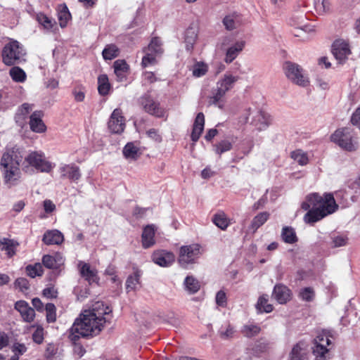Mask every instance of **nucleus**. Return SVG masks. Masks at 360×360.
Listing matches in <instances>:
<instances>
[{
	"mask_svg": "<svg viewBox=\"0 0 360 360\" xmlns=\"http://www.w3.org/2000/svg\"><path fill=\"white\" fill-rule=\"evenodd\" d=\"M111 312L102 302H95L91 309L84 310L70 329L69 338L76 342L80 337L88 338L98 335L104 328L106 317Z\"/></svg>",
	"mask_w": 360,
	"mask_h": 360,
	"instance_id": "f257e3e1",
	"label": "nucleus"
},
{
	"mask_svg": "<svg viewBox=\"0 0 360 360\" xmlns=\"http://www.w3.org/2000/svg\"><path fill=\"white\" fill-rule=\"evenodd\" d=\"M338 207L332 193H325L323 196L311 193L307 196L302 203V208L309 211L304 217L306 223L314 224L325 217L335 212Z\"/></svg>",
	"mask_w": 360,
	"mask_h": 360,
	"instance_id": "f03ea898",
	"label": "nucleus"
},
{
	"mask_svg": "<svg viewBox=\"0 0 360 360\" xmlns=\"http://www.w3.org/2000/svg\"><path fill=\"white\" fill-rule=\"evenodd\" d=\"M22 159V150L17 146L6 148L2 155L0 166L4 182L9 187L16 186L20 181L22 172L20 165Z\"/></svg>",
	"mask_w": 360,
	"mask_h": 360,
	"instance_id": "7ed1b4c3",
	"label": "nucleus"
},
{
	"mask_svg": "<svg viewBox=\"0 0 360 360\" xmlns=\"http://www.w3.org/2000/svg\"><path fill=\"white\" fill-rule=\"evenodd\" d=\"M238 77L233 75L230 72L225 73L217 82L216 89H214L211 95L208 97L209 105L217 106L219 108L224 107V97L226 92L231 90Z\"/></svg>",
	"mask_w": 360,
	"mask_h": 360,
	"instance_id": "20e7f679",
	"label": "nucleus"
},
{
	"mask_svg": "<svg viewBox=\"0 0 360 360\" xmlns=\"http://www.w3.org/2000/svg\"><path fill=\"white\" fill-rule=\"evenodd\" d=\"M53 167L54 164L49 162L45 154L40 150L30 151L22 162V170L25 172L34 169L39 172L49 173Z\"/></svg>",
	"mask_w": 360,
	"mask_h": 360,
	"instance_id": "39448f33",
	"label": "nucleus"
},
{
	"mask_svg": "<svg viewBox=\"0 0 360 360\" xmlns=\"http://www.w3.org/2000/svg\"><path fill=\"white\" fill-rule=\"evenodd\" d=\"M330 139L333 142L347 151H354L359 147L357 138L354 136L353 131L349 128L337 129Z\"/></svg>",
	"mask_w": 360,
	"mask_h": 360,
	"instance_id": "423d86ee",
	"label": "nucleus"
},
{
	"mask_svg": "<svg viewBox=\"0 0 360 360\" xmlns=\"http://www.w3.org/2000/svg\"><path fill=\"white\" fill-rule=\"evenodd\" d=\"M25 55V51L18 41L12 40L7 43L2 51V59L6 65L20 63Z\"/></svg>",
	"mask_w": 360,
	"mask_h": 360,
	"instance_id": "0eeeda50",
	"label": "nucleus"
},
{
	"mask_svg": "<svg viewBox=\"0 0 360 360\" xmlns=\"http://www.w3.org/2000/svg\"><path fill=\"white\" fill-rule=\"evenodd\" d=\"M202 253V248L199 244L183 245L179 248L178 263L181 267L187 268L189 264L196 263Z\"/></svg>",
	"mask_w": 360,
	"mask_h": 360,
	"instance_id": "6e6552de",
	"label": "nucleus"
},
{
	"mask_svg": "<svg viewBox=\"0 0 360 360\" xmlns=\"http://www.w3.org/2000/svg\"><path fill=\"white\" fill-rule=\"evenodd\" d=\"M331 345L329 335L326 332L319 333L314 340L312 347L315 360H328L330 359V348Z\"/></svg>",
	"mask_w": 360,
	"mask_h": 360,
	"instance_id": "1a4fd4ad",
	"label": "nucleus"
},
{
	"mask_svg": "<svg viewBox=\"0 0 360 360\" xmlns=\"http://www.w3.org/2000/svg\"><path fill=\"white\" fill-rule=\"evenodd\" d=\"M231 37H225L222 39V46H228L226 49L224 62L227 64L232 63L244 49L246 42L243 39L233 41Z\"/></svg>",
	"mask_w": 360,
	"mask_h": 360,
	"instance_id": "9d476101",
	"label": "nucleus"
},
{
	"mask_svg": "<svg viewBox=\"0 0 360 360\" xmlns=\"http://www.w3.org/2000/svg\"><path fill=\"white\" fill-rule=\"evenodd\" d=\"M284 70L286 77L294 84L302 87H305L309 84V78L299 65L286 62Z\"/></svg>",
	"mask_w": 360,
	"mask_h": 360,
	"instance_id": "9b49d317",
	"label": "nucleus"
},
{
	"mask_svg": "<svg viewBox=\"0 0 360 360\" xmlns=\"http://www.w3.org/2000/svg\"><path fill=\"white\" fill-rule=\"evenodd\" d=\"M58 172L62 179H66L75 183H77L82 176L79 167L75 163L61 164Z\"/></svg>",
	"mask_w": 360,
	"mask_h": 360,
	"instance_id": "f8f14e48",
	"label": "nucleus"
},
{
	"mask_svg": "<svg viewBox=\"0 0 360 360\" xmlns=\"http://www.w3.org/2000/svg\"><path fill=\"white\" fill-rule=\"evenodd\" d=\"M332 53L338 63L342 64L347 59L348 56L351 53L349 44L342 40H336L332 46Z\"/></svg>",
	"mask_w": 360,
	"mask_h": 360,
	"instance_id": "ddd939ff",
	"label": "nucleus"
},
{
	"mask_svg": "<svg viewBox=\"0 0 360 360\" xmlns=\"http://www.w3.org/2000/svg\"><path fill=\"white\" fill-rule=\"evenodd\" d=\"M153 262L162 267L170 266L175 261L173 252L165 250L155 251L152 255Z\"/></svg>",
	"mask_w": 360,
	"mask_h": 360,
	"instance_id": "4468645a",
	"label": "nucleus"
},
{
	"mask_svg": "<svg viewBox=\"0 0 360 360\" xmlns=\"http://www.w3.org/2000/svg\"><path fill=\"white\" fill-rule=\"evenodd\" d=\"M124 118L122 115L121 110L118 108L115 109L108 122L109 129L112 133L120 134L124 131Z\"/></svg>",
	"mask_w": 360,
	"mask_h": 360,
	"instance_id": "2eb2a0df",
	"label": "nucleus"
},
{
	"mask_svg": "<svg viewBox=\"0 0 360 360\" xmlns=\"http://www.w3.org/2000/svg\"><path fill=\"white\" fill-rule=\"evenodd\" d=\"M140 103L146 112L159 117L163 115V110L159 106V103L154 101L150 96L144 95L142 96Z\"/></svg>",
	"mask_w": 360,
	"mask_h": 360,
	"instance_id": "dca6fc26",
	"label": "nucleus"
},
{
	"mask_svg": "<svg viewBox=\"0 0 360 360\" xmlns=\"http://www.w3.org/2000/svg\"><path fill=\"white\" fill-rule=\"evenodd\" d=\"M271 123V116L266 112L257 110L255 112L252 124L259 131L265 130Z\"/></svg>",
	"mask_w": 360,
	"mask_h": 360,
	"instance_id": "f3484780",
	"label": "nucleus"
},
{
	"mask_svg": "<svg viewBox=\"0 0 360 360\" xmlns=\"http://www.w3.org/2000/svg\"><path fill=\"white\" fill-rule=\"evenodd\" d=\"M15 309L20 314L24 321L30 323L34 321L35 317L34 309L27 302L24 300L18 301L15 304Z\"/></svg>",
	"mask_w": 360,
	"mask_h": 360,
	"instance_id": "a211bd4d",
	"label": "nucleus"
},
{
	"mask_svg": "<svg viewBox=\"0 0 360 360\" xmlns=\"http://www.w3.org/2000/svg\"><path fill=\"white\" fill-rule=\"evenodd\" d=\"M43 112L39 110L34 111L30 116V127L32 131L42 133L46 130V126L42 121Z\"/></svg>",
	"mask_w": 360,
	"mask_h": 360,
	"instance_id": "6ab92c4d",
	"label": "nucleus"
},
{
	"mask_svg": "<svg viewBox=\"0 0 360 360\" xmlns=\"http://www.w3.org/2000/svg\"><path fill=\"white\" fill-rule=\"evenodd\" d=\"M79 273L89 283L98 282V278L95 269L91 268L87 263L80 261L78 264Z\"/></svg>",
	"mask_w": 360,
	"mask_h": 360,
	"instance_id": "aec40b11",
	"label": "nucleus"
},
{
	"mask_svg": "<svg viewBox=\"0 0 360 360\" xmlns=\"http://www.w3.org/2000/svg\"><path fill=\"white\" fill-rule=\"evenodd\" d=\"M272 296L279 304H285L290 298V290L284 285L278 284L274 288Z\"/></svg>",
	"mask_w": 360,
	"mask_h": 360,
	"instance_id": "412c9836",
	"label": "nucleus"
},
{
	"mask_svg": "<svg viewBox=\"0 0 360 360\" xmlns=\"http://www.w3.org/2000/svg\"><path fill=\"white\" fill-rule=\"evenodd\" d=\"M114 72L118 82L127 79L129 74V65L124 60H117L113 63Z\"/></svg>",
	"mask_w": 360,
	"mask_h": 360,
	"instance_id": "4be33fe9",
	"label": "nucleus"
},
{
	"mask_svg": "<svg viewBox=\"0 0 360 360\" xmlns=\"http://www.w3.org/2000/svg\"><path fill=\"white\" fill-rule=\"evenodd\" d=\"M198 36V30L195 27H189L184 33V44L187 51L191 52L194 48V45L197 41Z\"/></svg>",
	"mask_w": 360,
	"mask_h": 360,
	"instance_id": "5701e85b",
	"label": "nucleus"
},
{
	"mask_svg": "<svg viewBox=\"0 0 360 360\" xmlns=\"http://www.w3.org/2000/svg\"><path fill=\"white\" fill-rule=\"evenodd\" d=\"M42 240L48 245H60L64 240V236L60 231L54 229L46 231L43 236Z\"/></svg>",
	"mask_w": 360,
	"mask_h": 360,
	"instance_id": "b1692460",
	"label": "nucleus"
},
{
	"mask_svg": "<svg viewBox=\"0 0 360 360\" xmlns=\"http://www.w3.org/2000/svg\"><path fill=\"white\" fill-rule=\"evenodd\" d=\"M205 125V116L202 112L198 113L193 126V130L191 135V140L193 142L198 141L199 139Z\"/></svg>",
	"mask_w": 360,
	"mask_h": 360,
	"instance_id": "393cba45",
	"label": "nucleus"
},
{
	"mask_svg": "<svg viewBox=\"0 0 360 360\" xmlns=\"http://www.w3.org/2000/svg\"><path fill=\"white\" fill-rule=\"evenodd\" d=\"M32 110V105L23 103L18 108L15 116V120L18 126L22 127L27 122L29 114Z\"/></svg>",
	"mask_w": 360,
	"mask_h": 360,
	"instance_id": "a878e982",
	"label": "nucleus"
},
{
	"mask_svg": "<svg viewBox=\"0 0 360 360\" xmlns=\"http://www.w3.org/2000/svg\"><path fill=\"white\" fill-rule=\"evenodd\" d=\"M63 256L56 253L54 255H46L42 258V264L48 269H58L63 264Z\"/></svg>",
	"mask_w": 360,
	"mask_h": 360,
	"instance_id": "bb28decb",
	"label": "nucleus"
},
{
	"mask_svg": "<svg viewBox=\"0 0 360 360\" xmlns=\"http://www.w3.org/2000/svg\"><path fill=\"white\" fill-rule=\"evenodd\" d=\"M155 228L153 225L146 226L141 236L142 245L144 248H148L155 244Z\"/></svg>",
	"mask_w": 360,
	"mask_h": 360,
	"instance_id": "cd10ccee",
	"label": "nucleus"
},
{
	"mask_svg": "<svg viewBox=\"0 0 360 360\" xmlns=\"http://www.w3.org/2000/svg\"><path fill=\"white\" fill-rule=\"evenodd\" d=\"M222 22L227 30L231 31L238 28L240 25L241 17L238 13H233L226 15L224 18Z\"/></svg>",
	"mask_w": 360,
	"mask_h": 360,
	"instance_id": "c85d7f7f",
	"label": "nucleus"
},
{
	"mask_svg": "<svg viewBox=\"0 0 360 360\" xmlns=\"http://www.w3.org/2000/svg\"><path fill=\"white\" fill-rule=\"evenodd\" d=\"M18 243L12 239L7 238H0V250L5 251L6 255L11 257L15 254V249Z\"/></svg>",
	"mask_w": 360,
	"mask_h": 360,
	"instance_id": "c756f323",
	"label": "nucleus"
},
{
	"mask_svg": "<svg viewBox=\"0 0 360 360\" xmlns=\"http://www.w3.org/2000/svg\"><path fill=\"white\" fill-rule=\"evenodd\" d=\"M236 333L235 327L229 322H226L221 325L218 330L219 336L224 340H231L234 338Z\"/></svg>",
	"mask_w": 360,
	"mask_h": 360,
	"instance_id": "7c9ffc66",
	"label": "nucleus"
},
{
	"mask_svg": "<svg viewBox=\"0 0 360 360\" xmlns=\"http://www.w3.org/2000/svg\"><path fill=\"white\" fill-rule=\"evenodd\" d=\"M281 237L283 241L288 244H294L298 240L296 232L291 226L283 227Z\"/></svg>",
	"mask_w": 360,
	"mask_h": 360,
	"instance_id": "2f4dec72",
	"label": "nucleus"
},
{
	"mask_svg": "<svg viewBox=\"0 0 360 360\" xmlns=\"http://www.w3.org/2000/svg\"><path fill=\"white\" fill-rule=\"evenodd\" d=\"M58 18L61 27H65L71 19V14L65 4H60L58 6Z\"/></svg>",
	"mask_w": 360,
	"mask_h": 360,
	"instance_id": "473e14b6",
	"label": "nucleus"
},
{
	"mask_svg": "<svg viewBox=\"0 0 360 360\" xmlns=\"http://www.w3.org/2000/svg\"><path fill=\"white\" fill-rule=\"evenodd\" d=\"M122 153L127 159L130 160H136L141 154L139 148L132 142H129L125 145Z\"/></svg>",
	"mask_w": 360,
	"mask_h": 360,
	"instance_id": "72a5a7b5",
	"label": "nucleus"
},
{
	"mask_svg": "<svg viewBox=\"0 0 360 360\" xmlns=\"http://www.w3.org/2000/svg\"><path fill=\"white\" fill-rule=\"evenodd\" d=\"M261 331V328L259 325L254 323H248L243 326L240 332L244 337L253 338L257 335Z\"/></svg>",
	"mask_w": 360,
	"mask_h": 360,
	"instance_id": "f704fd0d",
	"label": "nucleus"
},
{
	"mask_svg": "<svg viewBox=\"0 0 360 360\" xmlns=\"http://www.w3.org/2000/svg\"><path fill=\"white\" fill-rule=\"evenodd\" d=\"M307 352V345L304 342H300L292 349L290 360H302Z\"/></svg>",
	"mask_w": 360,
	"mask_h": 360,
	"instance_id": "c9c22d12",
	"label": "nucleus"
},
{
	"mask_svg": "<svg viewBox=\"0 0 360 360\" xmlns=\"http://www.w3.org/2000/svg\"><path fill=\"white\" fill-rule=\"evenodd\" d=\"M184 284L186 290L189 294H195L200 290V288L199 281L193 276H186L184 280Z\"/></svg>",
	"mask_w": 360,
	"mask_h": 360,
	"instance_id": "e433bc0d",
	"label": "nucleus"
},
{
	"mask_svg": "<svg viewBox=\"0 0 360 360\" xmlns=\"http://www.w3.org/2000/svg\"><path fill=\"white\" fill-rule=\"evenodd\" d=\"M306 18L304 15H295L289 20V24L295 29H300L302 32H307L308 27L305 26Z\"/></svg>",
	"mask_w": 360,
	"mask_h": 360,
	"instance_id": "4c0bfd02",
	"label": "nucleus"
},
{
	"mask_svg": "<svg viewBox=\"0 0 360 360\" xmlns=\"http://www.w3.org/2000/svg\"><path fill=\"white\" fill-rule=\"evenodd\" d=\"M212 222L220 229L226 230L229 226V220L226 215L221 212L215 214L212 219Z\"/></svg>",
	"mask_w": 360,
	"mask_h": 360,
	"instance_id": "58836bf2",
	"label": "nucleus"
},
{
	"mask_svg": "<svg viewBox=\"0 0 360 360\" xmlns=\"http://www.w3.org/2000/svg\"><path fill=\"white\" fill-rule=\"evenodd\" d=\"M110 84L106 75H101L98 77V91L102 96H105L109 93Z\"/></svg>",
	"mask_w": 360,
	"mask_h": 360,
	"instance_id": "ea45409f",
	"label": "nucleus"
},
{
	"mask_svg": "<svg viewBox=\"0 0 360 360\" xmlns=\"http://www.w3.org/2000/svg\"><path fill=\"white\" fill-rule=\"evenodd\" d=\"M119 49L112 44L106 45L102 52L103 57L105 60L114 59L119 56Z\"/></svg>",
	"mask_w": 360,
	"mask_h": 360,
	"instance_id": "a19ab883",
	"label": "nucleus"
},
{
	"mask_svg": "<svg viewBox=\"0 0 360 360\" xmlns=\"http://www.w3.org/2000/svg\"><path fill=\"white\" fill-rule=\"evenodd\" d=\"M256 308L260 313H269L273 311V306L268 303V296L266 295H263L259 297Z\"/></svg>",
	"mask_w": 360,
	"mask_h": 360,
	"instance_id": "79ce46f5",
	"label": "nucleus"
},
{
	"mask_svg": "<svg viewBox=\"0 0 360 360\" xmlns=\"http://www.w3.org/2000/svg\"><path fill=\"white\" fill-rule=\"evenodd\" d=\"M36 19L37 22L46 30H50L52 29L56 22L53 19L48 17L42 13H39L37 15Z\"/></svg>",
	"mask_w": 360,
	"mask_h": 360,
	"instance_id": "37998d69",
	"label": "nucleus"
},
{
	"mask_svg": "<svg viewBox=\"0 0 360 360\" xmlns=\"http://www.w3.org/2000/svg\"><path fill=\"white\" fill-rule=\"evenodd\" d=\"M208 71V66L203 62L195 63L193 68V75L195 77H200L204 76Z\"/></svg>",
	"mask_w": 360,
	"mask_h": 360,
	"instance_id": "c03bdc74",
	"label": "nucleus"
},
{
	"mask_svg": "<svg viewBox=\"0 0 360 360\" xmlns=\"http://www.w3.org/2000/svg\"><path fill=\"white\" fill-rule=\"evenodd\" d=\"M146 50L154 53L155 55L160 56L163 51L161 40L158 37L153 38Z\"/></svg>",
	"mask_w": 360,
	"mask_h": 360,
	"instance_id": "a18cd8bd",
	"label": "nucleus"
},
{
	"mask_svg": "<svg viewBox=\"0 0 360 360\" xmlns=\"http://www.w3.org/2000/svg\"><path fill=\"white\" fill-rule=\"evenodd\" d=\"M27 274L31 278L40 276L43 274V266L40 263H36L34 265H28L26 267Z\"/></svg>",
	"mask_w": 360,
	"mask_h": 360,
	"instance_id": "49530a36",
	"label": "nucleus"
},
{
	"mask_svg": "<svg viewBox=\"0 0 360 360\" xmlns=\"http://www.w3.org/2000/svg\"><path fill=\"white\" fill-rule=\"evenodd\" d=\"M269 214L266 212H261L255 217L253 219L251 226L253 229H257L263 225L269 219Z\"/></svg>",
	"mask_w": 360,
	"mask_h": 360,
	"instance_id": "de8ad7c7",
	"label": "nucleus"
},
{
	"mask_svg": "<svg viewBox=\"0 0 360 360\" xmlns=\"http://www.w3.org/2000/svg\"><path fill=\"white\" fill-rule=\"evenodd\" d=\"M314 7L319 14H324L330 11V2L328 0H316Z\"/></svg>",
	"mask_w": 360,
	"mask_h": 360,
	"instance_id": "09e8293b",
	"label": "nucleus"
},
{
	"mask_svg": "<svg viewBox=\"0 0 360 360\" xmlns=\"http://www.w3.org/2000/svg\"><path fill=\"white\" fill-rule=\"evenodd\" d=\"M291 158L299 165H305L308 163L307 155L301 150H296L291 153Z\"/></svg>",
	"mask_w": 360,
	"mask_h": 360,
	"instance_id": "8fccbe9b",
	"label": "nucleus"
},
{
	"mask_svg": "<svg viewBox=\"0 0 360 360\" xmlns=\"http://www.w3.org/2000/svg\"><path fill=\"white\" fill-rule=\"evenodd\" d=\"M11 78L18 82H22L25 80V72L19 67H13L10 70Z\"/></svg>",
	"mask_w": 360,
	"mask_h": 360,
	"instance_id": "3c124183",
	"label": "nucleus"
},
{
	"mask_svg": "<svg viewBox=\"0 0 360 360\" xmlns=\"http://www.w3.org/2000/svg\"><path fill=\"white\" fill-rule=\"evenodd\" d=\"M232 148V143L228 140H222L214 146V151L218 155L229 151Z\"/></svg>",
	"mask_w": 360,
	"mask_h": 360,
	"instance_id": "603ef678",
	"label": "nucleus"
},
{
	"mask_svg": "<svg viewBox=\"0 0 360 360\" xmlns=\"http://www.w3.org/2000/svg\"><path fill=\"white\" fill-rule=\"evenodd\" d=\"M45 310L46 312V320L49 323H53L56 320V308L52 303L46 304Z\"/></svg>",
	"mask_w": 360,
	"mask_h": 360,
	"instance_id": "864d4df0",
	"label": "nucleus"
},
{
	"mask_svg": "<svg viewBox=\"0 0 360 360\" xmlns=\"http://www.w3.org/2000/svg\"><path fill=\"white\" fill-rule=\"evenodd\" d=\"M314 290L312 288L307 287L302 288L300 292V297L304 301L310 302L314 297Z\"/></svg>",
	"mask_w": 360,
	"mask_h": 360,
	"instance_id": "5fc2aeb1",
	"label": "nucleus"
},
{
	"mask_svg": "<svg viewBox=\"0 0 360 360\" xmlns=\"http://www.w3.org/2000/svg\"><path fill=\"white\" fill-rule=\"evenodd\" d=\"M146 55L142 58V65L143 67H147L151 64H154L155 63V57L159 56L160 55H155L154 53L150 52L146 49Z\"/></svg>",
	"mask_w": 360,
	"mask_h": 360,
	"instance_id": "6e6d98bb",
	"label": "nucleus"
},
{
	"mask_svg": "<svg viewBox=\"0 0 360 360\" xmlns=\"http://www.w3.org/2000/svg\"><path fill=\"white\" fill-rule=\"evenodd\" d=\"M139 278L138 274L129 276L126 281V288L128 291L133 290L139 283Z\"/></svg>",
	"mask_w": 360,
	"mask_h": 360,
	"instance_id": "4d7b16f0",
	"label": "nucleus"
},
{
	"mask_svg": "<svg viewBox=\"0 0 360 360\" xmlns=\"http://www.w3.org/2000/svg\"><path fill=\"white\" fill-rule=\"evenodd\" d=\"M215 302L217 306L221 307H226L227 304V297L224 291L219 290L217 292L215 297Z\"/></svg>",
	"mask_w": 360,
	"mask_h": 360,
	"instance_id": "13d9d810",
	"label": "nucleus"
},
{
	"mask_svg": "<svg viewBox=\"0 0 360 360\" xmlns=\"http://www.w3.org/2000/svg\"><path fill=\"white\" fill-rule=\"evenodd\" d=\"M32 340L37 344H41L44 340V329L41 326H37L32 334Z\"/></svg>",
	"mask_w": 360,
	"mask_h": 360,
	"instance_id": "bf43d9fd",
	"label": "nucleus"
},
{
	"mask_svg": "<svg viewBox=\"0 0 360 360\" xmlns=\"http://www.w3.org/2000/svg\"><path fill=\"white\" fill-rule=\"evenodd\" d=\"M12 350L14 353L13 356H17L19 360V356L22 355L27 352V347L24 344L17 342L13 345Z\"/></svg>",
	"mask_w": 360,
	"mask_h": 360,
	"instance_id": "052dcab7",
	"label": "nucleus"
},
{
	"mask_svg": "<svg viewBox=\"0 0 360 360\" xmlns=\"http://www.w3.org/2000/svg\"><path fill=\"white\" fill-rule=\"evenodd\" d=\"M14 285L21 291L27 290L29 288V282L25 278H18L15 281Z\"/></svg>",
	"mask_w": 360,
	"mask_h": 360,
	"instance_id": "680f3d73",
	"label": "nucleus"
},
{
	"mask_svg": "<svg viewBox=\"0 0 360 360\" xmlns=\"http://www.w3.org/2000/svg\"><path fill=\"white\" fill-rule=\"evenodd\" d=\"M72 95L77 102H82L85 98V92L82 87H76L72 90Z\"/></svg>",
	"mask_w": 360,
	"mask_h": 360,
	"instance_id": "e2e57ef3",
	"label": "nucleus"
},
{
	"mask_svg": "<svg viewBox=\"0 0 360 360\" xmlns=\"http://www.w3.org/2000/svg\"><path fill=\"white\" fill-rule=\"evenodd\" d=\"M43 295L49 299L56 298L58 296V290L53 286H49L44 289Z\"/></svg>",
	"mask_w": 360,
	"mask_h": 360,
	"instance_id": "0e129e2a",
	"label": "nucleus"
},
{
	"mask_svg": "<svg viewBox=\"0 0 360 360\" xmlns=\"http://www.w3.org/2000/svg\"><path fill=\"white\" fill-rule=\"evenodd\" d=\"M347 238L344 236H337L333 239V246L335 248L344 246L347 244Z\"/></svg>",
	"mask_w": 360,
	"mask_h": 360,
	"instance_id": "69168bd1",
	"label": "nucleus"
},
{
	"mask_svg": "<svg viewBox=\"0 0 360 360\" xmlns=\"http://www.w3.org/2000/svg\"><path fill=\"white\" fill-rule=\"evenodd\" d=\"M57 352V348L53 344H48L45 350L44 356L46 359L53 357Z\"/></svg>",
	"mask_w": 360,
	"mask_h": 360,
	"instance_id": "338daca9",
	"label": "nucleus"
},
{
	"mask_svg": "<svg viewBox=\"0 0 360 360\" xmlns=\"http://www.w3.org/2000/svg\"><path fill=\"white\" fill-rule=\"evenodd\" d=\"M351 122L353 125L356 126L360 129V107L353 113Z\"/></svg>",
	"mask_w": 360,
	"mask_h": 360,
	"instance_id": "774afa93",
	"label": "nucleus"
}]
</instances>
